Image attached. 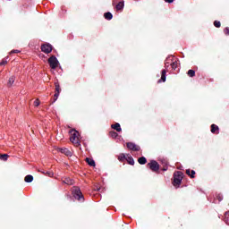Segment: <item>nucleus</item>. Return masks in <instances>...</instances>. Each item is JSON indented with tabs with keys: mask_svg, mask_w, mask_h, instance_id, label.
Instances as JSON below:
<instances>
[{
	"mask_svg": "<svg viewBox=\"0 0 229 229\" xmlns=\"http://www.w3.org/2000/svg\"><path fill=\"white\" fill-rule=\"evenodd\" d=\"M70 140L74 144L75 146H80V132L76 130L70 131Z\"/></svg>",
	"mask_w": 229,
	"mask_h": 229,
	"instance_id": "f257e3e1",
	"label": "nucleus"
},
{
	"mask_svg": "<svg viewBox=\"0 0 229 229\" xmlns=\"http://www.w3.org/2000/svg\"><path fill=\"white\" fill-rule=\"evenodd\" d=\"M182 180H183V173L175 172L174 174V187H176V185H180L182 183Z\"/></svg>",
	"mask_w": 229,
	"mask_h": 229,
	"instance_id": "f03ea898",
	"label": "nucleus"
},
{
	"mask_svg": "<svg viewBox=\"0 0 229 229\" xmlns=\"http://www.w3.org/2000/svg\"><path fill=\"white\" fill-rule=\"evenodd\" d=\"M73 198L75 199H78V201H84L85 199L83 198V193H81V190L80 188L76 187L72 191Z\"/></svg>",
	"mask_w": 229,
	"mask_h": 229,
	"instance_id": "7ed1b4c3",
	"label": "nucleus"
},
{
	"mask_svg": "<svg viewBox=\"0 0 229 229\" xmlns=\"http://www.w3.org/2000/svg\"><path fill=\"white\" fill-rule=\"evenodd\" d=\"M48 64L51 69H56V67H58L59 62L56 56L52 55L51 57L48 58Z\"/></svg>",
	"mask_w": 229,
	"mask_h": 229,
	"instance_id": "20e7f679",
	"label": "nucleus"
},
{
	"mask_svg": "<svg viewBox=\"0 0 229 229\" xmlns=\"http://www.w3.org/2000/svg\"><path fill=\"white\" fill-rule=\"evenodd\" d=\"M149 169L153 171V173H157L158 169H160V165H158V162L152 160L148 164Z\"/></svg>",
	"mask_w": 229,
	"mask_h": 229,
	"instance_id": "39448f33",
	"label": "nucleus"
},
{
	"mask_svg": "<svg viewBox=\"0 0 229 229\" xmlns=\"http://www.w3.org/2000/svg\"><path fill=\"white\" fill-rule=\"evenodd\" d=\"M41 51L43 53H46V55H49V53H51V51H53V46H51V44H49V43L44 44L41 46Z\"/></svg>",
	"mask_w": 229,
	"mask_h": 229,
	"instance_id": "423d86ee",
	"label": "nucleus"
},
{
	"mask_svg": "<svg viewBox=\"0 0 229 229\" xmlns=\"http://www.w3.org/2000/svg\"><path fill=\"white\" fill-rule=\"evenodd\" d=\"M128 149H131V151H140V147L137 146V144L133 142L127 143Z\"/></svg>",
	"mask_w": 229,
	"mask_h": 229,
	"instance_id": "0eeeda50",
	"label": "nucleus"
},
{
	"mask_svg": "<svg viewBox=\"0 0 229 229\" xmlns=\"http://www.w3.org/2000/svg\"><path fill=\"white\" fill-rule=\"evenodd\" d=\"M59 151L65 155L66 157H72V152L69 150V148H59Z\"/></svg>",
	"mask_w": 229,
	"mask_h": 229,
	"instance_id": "6e6552de",
	"label": "nucleus"
},
{
	"mask_svg": "<svg viewBox=\"0 0 229 229\" xmlns=\"http://www.w3.org/2000/svg\"><path fill=\"white\" fill-rule=\"evenodd\" d=\"M179 65H180V63L178 62V60L174 59V57H173L172 64H171L172 69H174V71H176V69H178Z\"/></svg>",
	"mask_w": 229,
	"mask_h": 229,
	"instance_id": "1a4fd4ad",
	"label": "nucleus"
},
{
	"mask_svg": "<svg viewBox=\"0 0 229 229\" xmlns=\"http://www.w3.org/2000/svg\"><path fill=\"white\" fill-rule=\"evenodd\" d=\"M166 74H167V71L166 70H162V72H161V80L158 81V83H160V81H163V82L165 81Z\"/></svg>",
	"mask_w": 229,
	"mask_h": 229,
	"instance_id": "9d476101",
	"label": "nucleus"
},
{
	"mask_svg": "<svg viewBox=\"0 0 229 229\" xmlns=\"http://www.w3.org/2000/svg\"><path fill=\"white\" fill-rule=\"evenodd\" d=\"M171 64H173V56H169L166 58V60L165 62V69H167L169 67V65H171Z\"/></svg>",
	"mask_w": 229,
	"mask_h": 229,
	"instance_id": "9b49d317",
	"label": "nucleus"
},
{
	"mask_svg": "<svg viewBox=\"0 0 229 229\" xmlns=\"http://www.w3.org/2000/svg\"><path fill=\"white\" fill-rule=\"evenodd\" d=\"M111 128H113V130H115L116 131H123V129L121 128V124L119 123L112 124Z\"/></svg>",
	"mask_w": 229,
	"mask_h": 229,
	"instance_id": "f8f14e48",
	"label": "nucleus"
},
{
	"mask_svg": "<svg viewBox=\"0 0 229 229\" xmlns=\"http://www.w3.org/2000/svg\"><path fill=\"white\" fill-rule=\"evenodd\" d=\"M124 9V1H122V2H119L117 4H116V10L118 12H122V10Z\"/></svg>",
	"mask_w": 229,
	"mask_h": 229,
	"instance_id": "ddd939ff",
	"label": "nucleus"
},
{
	"mask_svg": "<svg viewBox=\"0 0 229 229\" xmlns=\"http://www.w3.org/2000/svg\"><path fill=\"white\" fill-rule=\"evenodd\" d=\"M87 164H89L91 167H96V161L90 157L86 158Z\"/></svg>",
	"mask_w": 229,
	"mask_h": 229,
	"instance_id": "4468645a",
	"label": "nucleus"
},
{
	"mask_svg": "<svg viewBox=\"0 0 229 229\" xmlns=\"http://www.w3.org/2000/svg\"><path fill=\"white\" fill-rule=\"evenodd\" d=\"M24 182H26V183H31V182H33V175L31 174L26 175Z\"/></svg>",
	"mask_w": 229,
	"mask_h": 229,
	"instance_id": "2eb2a0df",
	"label": "nucleus"
},
{
	"mask_svg": "<svg viewBox=\"0 0 229 229\" xmlns=\"http://www.w3.org/2000/svg\"><path fill=\"white\" fill-rule=\"evenodd\" d=\"M105 16V19H106V21H112L114 15L112 14V13L108 12V13H106L104 14Z\"/></svg>",
	"mask_w": 229,
	"mask_h": 229,
	"instance_id": "dca6fc26",
	"label": "nucleus"
},
{
	"mask_svg": "<svg viewBox=\"0 0 229 229\" xmlns=\"http://www.w3.org/2000/svg\"><path fill=\"white\" fill-rule=\"evenodd\" d=\"M139 164H140V165H144L145 164H147L148 159H146V157H141L138 159Z\"/></svg>",
	"mask_w": 229,
	"mask_h": 229,
	"instance_id": "f3484780",
	"label": "nucleus"
},
{
	"mask_svg": "<svg viewBox=\"0 0 229 229\" xmlns=\"http://www.w3.org/2000/svg\"><path fill=\"white\" fill-rule=\"evenodd\" d=\"M216 131H219V127L216 124L211 125V133H216Z\"/></svg>",
	"mask_w": 229,
	"mask_h": 229,
	"instance_id": "a211bd4d",
	"label": "nucleus"
},
{
	"mask_svg": "<svg viewBox=\"0 0 229 229\" xmlns=\"http://www.w3.org/2000/svg\"><path fill=\"white\" fill-rule=\"evenodd\" d=\"M127 162H128V164H130V165H135V160H133V157H131V156H129L127 157Z\"/></svg>",
	"mask_w": 229,
	"mask_h": 229,
	"instance_id": "6ab92c4d",
	"label": "nucleus"
},
{
	"mask_svg": "<svg viewBox=\"0 0 229 229\" xmlns=\"http://www.w3.org/2000/svg\"><path fill=\"white\" fill-rule=\"evenodd\" d=\"M63 182L66 185H72V183H73V182H72V180H71V178H65Z\"/></svg>",
	"mask_w": 229,
	"mask_h": 229,
	"instance_id": "aec40b11",
	"label": "nucleus"
},
{
	"mask_svg": "<svg viewBox=\"0 0 229 229\" xmlns=\"http://www.w3.org/2000/svg\"><path fill=\"white\" fill-rule=\"evenodd\" d=\"M13 83H15V78L13 76L8 81V87H12V85H13Z\"/></svg>",
	"mask_w": 229,
	"mask_h": 229,
	"instance_id": "412c9836",
	"label": "nucleus"
},
{
	"mask_svg": "<svg viewBox=\"0 0 229 229\" xmlns=\"http://www.w3.org/2000/svg\"><path fill=\"white\" fill-rule=\"evenodd\" d=\"M188 76H190V78H194V76H196V72H194V70H189Z\"/></svg>",
	"mask_w": 229,
	"mask_h": 229,
	"instance_id": "4be33fe9",
	"label": "nucleus"
},
{
	"mask_svg": "<svg viewBox=\"0 0 229 229\" xmlns=\"http://www.w3.org/2000/svg\"><path fill=\"white\" fill-rule=\"evenodd\" d=\"M109 135H110V137H112L113 139H115V138H117V136H118L119 134H117V132L112 131L109 132Z\"/></svg>",
	"mask_w": 229,
	"mask_h": 229,
	"instance_id": "5701e85b",
	"label": "nucleus"
},
{
	"mask_svg": "<svg viewBox=\"0 0 229 229\" xmlns=\"http://www.w3.org/2000/svg\"><path fill=\"white\" fill-rule=\"evenodd\" d=\"M126 158V156L124 155V154H120L119 156H118V160L120 161V162H123V160Z\"/></svg>",
	"mask_w": 229,
	"mask_h": 229,
	"instance_id": "b1692460",
	"label": "nucleus"
},
{
	"mask_svg": "<svg viewBox=\"0 0 229 229\" xmlns=\"http://www.w3.org/2000/svg\"><path fill=\"white\" fill-rule=\"evenodd\" d=\"M43 174H47V176H49L50 178H52V176H54V173L51 171H47V172H42Z\"/></svg>",
	"mask_w": 229,
	"mask_h": 229,
	"instance_id": "393cba45",
	"label": "nucleus"
},
{
	"mask_svg": "<svg viewBox=\"0 0 229 229\" xmlns=\"http://www.w3.org/2000/svg\"><path fill=\"white\" fill-rule=\"evenodd\" d=\"M0 159L6 162V160H8V155L7 154L1 155Z\"/></svg>",
	"mask_w": 229,
	"mask_h": 229,
	"instance_id": "a878e982",
	"label": "nucleus"
},
{
	"mask_svg": "<svg viewBox=\"0 0 229 229\" xmlns=\"http://www.w3.org/2000/svg\"><path fill=\"white\" fill-rule=\"evenodd\" d=\"M214 26H215V28H221V21H214Z\"/></svg>",
	"mask_w": 229,
	"mask_h": 229,
	"instance_id": "bb28decb",
	"label": "nucleus"
},
{
	"mask_svg": "<svg viewBox=\"0 0 229 229\" xmlns=\"http://www.w3.org/2000/svg\"><path fill=\"white\" fill-rule=\"evenodd\" d=\"M55 91L56 93L60 94V84L55 83Z\"/></svg>",
	"mask_w": 229,
	"mask_h": 229,
	"instance_id": "cd10ccee",
	"label": "nucleus"
},
{
	"mask_svg": "<svg viewBox=\"0 0 229 229\" xmlns=\"http://www.w3.org/2000/svg\"><path fill=\"white\" fill-rule=\"evenodd\" d=\"M58 96H60V93H55L54 95V101H53V103H55V101L58 99Z\"/></svg>",
	"mask_w": 229,
	"mask_h": 229,
	"instance_id": "c85d7f7f",
	"label": "nucleus"
},
{
	"mask_svg": "<svg viewBox=\"0 0 229 229\" xmlns=\"http://www.w3.org/2000/svg\"><path fill=\"white\" fill-rule=\"evenodd\" d=\"M40 106V100L36 99V100L34 101V106Z\"/></svg>",
	"mask_w": 229,
	"mask_h": 229,
	"instance_id": "c756f323",
	"label": "nucleus"
},
{
	"mask_svg": "<svg viewBox=\"0 0 229 229\" xmlns=\"http://www.w3.org/2000/svg\"><path fill=\"white\" fill-rule=\"evenodd\" d=\"M6 64H8V61L6 59L2 60V62L0 63V65H6Z\"/></svg>",
	"mask_w": 229,
	"mask_h": 229,
	"instance_id": "7c9ffc66",
	"label": "nucleus"
},
{
	"mask_svg": "<svg viewBox=\"0 0 229 229\" xmlns=\"http://www.w3.org/2000/svg\"><path fill=\"white\" fill-rule=\"evenodd\" d=\"M224 33H225V35H229V28H228V27H226V28L224 30Z\"/></svg>",
	"mask_w": 229,
	"mask_h": 229,
	"instance_id": "2f4dec72",
	"label": "nucleus"
},
{
	"mask_svg": "<svg viewBox=\"0 0 229 229\" xmlns=\"http://www.w3.org/2000/svg\"><path fill=\"white\" fill-rule=\"evenodd\" d=\"M218 201H223V195L219 194L217 195Z\"/></svg>",
	"mask_w": 229,
	"mask_h": 229,
	"instance_id": "473e14b6",
	"label": "nucleus"
},
{
	"mask_svg": "<svg viewBox=\"0 0 229 229\" xmlns=\"http://www.w3.org/2000/svg\"><path fill=\"white\" fill-rule=\"evenodd\" d=\"M194 174H196V172L194 170H191V178H194Z\"/></svg>",
	"mask_w": 229,
	"mask_h": 229,
	"instance_id": "72a5a7b5",
	"label": "nucleus"
},
{
	"mask_svg": "<svg viewBox=\"0 0 229 229\" xmlns=\"http://www.w3.org/2000/svg\"><path fill=\"white\" fill-rule=\"evenodd\" d=\"M186 174H188V176H191V170L190 169L186 170Z\"/></svg>",
	"mask_w": 229,
	"mask_h": 229,
	"instance_id": "f704fd0d",
	"label": "nucleus"
},
{
	"mask_svg": "<svg viewBox=\"0 0 229 229\" xmlns=\"http://www.w3.org/2000/svg\"><path fill=\"white\" fill-rule=\"evenodd\" d=\"M11 53H21L19 50H12Z\"/></svg>",
	"mask_w": 229,
	"mask_h": 229,
	"instance_id": "c9c22d12",
	"label": "nucleus"
},
{
	"mask_svg": "<svg viewBox=\"0 0 229 229\" xmlns=\"http://www.w3.org/2000/svg\"><path fill=\"white\" fill-rule=\"evenodd\" d=\"M165 3H173L174 0H165Z\"/></svg>",
	"mask_w": 229,
	"mask_h": 229,
	"instance_id": "e433bc0d",
	"label": "nucleus"
},
{
	"mask_svg": "<svg viewBox=\"0 0 229 229\" xmlns=\"http://www.w3.org/2000/svg\"><path fill=\"white\" fill-rule=\"evenodd\" d=\"M163 171H167V168H164Z\"/></svg>",
	"mask_w": 229,
	"mask_h": 229,
	"instance_id": "4c0bfd02",
	"label": "nucleus"
}]
</instances>
